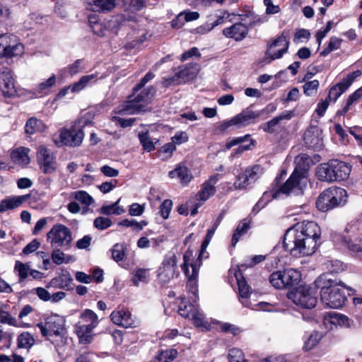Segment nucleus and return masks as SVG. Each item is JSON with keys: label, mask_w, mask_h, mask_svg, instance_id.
Listing matches in <instances>:
<instances>
[{"label": "nucleus", "mask_w": 362, "mask_h": 362, "mask_svg": "<svg viewBox=\"0 0 362 362\" xmlns=\"http://www.w3.org/2000/svg\"><path fill=\"white\" fill-rule=\"evenodd\" d=\"M321 230L315 221H303L287 229L283 246L296 257L312 255L320 245Z\"/></svg>", "instance_id": "nucleus-1"}, {"label": "nucleus", "mask_w": 362, "mask_h": 362, "mask_svg": "<svg viewBox=\"0 0 362 362\" xmlns=\"http://www.w3.org/2000/svg\"><path fill=\"white\" fill-rule=\"evenodd\" d=\"M155 76L152 72H148L134 87L132 94L128 97V100L117 107V113L125 115L144 112L148 104L155 96L156 89L153 86L141 89Z\"/></svg>", "instance_id": "nucleus-2"}, {"label": "nucleus", "mask_w": 362, "mask_h": 362, "mask_svg": "<svg viewBox=\"0 0 362 362\" xmlns=\"http://www.w3.org/2000/svg\"><path fill=\"white\" fill-rule=\"evenodd\" d=\"M310 158L305 153H301L295 158L296 168L286 182L280 187L272 192L274 199L281 198L290 194L299 195L303 194L307 185L306 171L309 168Z\"/></svg>", "instance_id": "nucleus-3"}, {"label": "nucleus", "mask_w": 362, "mask_h": 362, "mask_svg": "<svg viewBox=\"0 0 362 362\" xmlns=\"http://www.w3.org/2000/svg\"><path fill=\"white\" fill-rule=\"evenodd\" d=\"M315 284L321 288V300L327 307L338 309L344 305L346 300L344 289L346 286L342 281L320 277Z\"/></svg>", "instance_id": "nucleus-4"}, {"label": "nucleus", "mask_w": 362, "mask_h": 362, "mask_svg": "<svg viewBox=\"0 0 362 362\" xmlns=\"http://www.w3.org/2000/svg\"><path fill=\"white\" fill-rule=\"evenodd\" d=\"M351 170V166L347 163L332 159L319 165L315 174L319 180L330 183L346 180Z\"/></svg>", "instance_id": "nucleus-5"}, {"label": "nucleus", "mask_w": 362, "mask_h": 362, "mask_svg": "<svg viewBox=\"0 0 362 362\" xmlns=\"http://www.w3.org/2000/svg\"><path fill=\"white\" fill-rule=\"evenodd\" d=\"M347 192L344 189L332 187L324 190L316 201L317 208L327 211L334 207L343 206L346 203Z\"/></svg>", "instance_id": "nucleus-6"}, {"label": "nucleus", "mask_w": 362, "mask_h": 362, "mask_svg": "<svg viewBox=\"0 0 362 362\" xmlns=\"http://www.w3.org/2000/svg\"><path fill=\"white\" fill-rule=\"evenodd\" d=\"M317 286H301L288 293V298L296 305L306 309L313 308L317 302Z\"/></svg>", "instance_id": "nucleus-7"}, {"label": "nucleus", "mask_w": 362, "mask_h": 362, "mask_svg": "<svg viewBox=\"0 0 362 362\" xmlns=\"http://www.w3.org/2000/svg\"><path fill=\"white\" fill-rule=\"evenodd\" d=\"M47 239L52 247H60L69 250L73 242L71 230L62 223H57L52 226L47 233Z\"/></svg>", "instance_id": "nucleus-8"}, {"label": "nucleus", "mask_w": 362, "mask_h": 362, "mask_svg": "<svg viewBox=\"0 0 362 362\" xmlns=\"http://www.w3.org/2000/svg\"><path fill=\"white\" fill-rule=\"evenodd\" d=\"M301 274L294 269L273 272L269 276L271 284L277 289L290 288L298 284Z\"/></svg>", "instance_id": "nucleus-9"}, {"label": "nucleus", "mask_w": 362, "mask_h": 362, "mask_svg": "<svg viewBox=\"0 0 362 362\" xmlns=\"http://www.w3.org/2000/svg\"><path fill=\"white\" fill-rule=\"evenodd\" d=\"M84 138V133L81 129L72 127L71 129H62L58 133L53 135V141L58 146L69 147L79 146Z\"/></svg>", "instance_id": "nucleus-10"}, {"label": "nucleus", "mask_w": 362, "mask_h": 362, "mask_svg": "<svg viewBox=\"0 0 362 362\" xmlns=\"http://www.w3.org/2000/svg\"><path fill=\"white\" fill-rule=\"evenodd\" d=\"M66 320L63 316L59 315H51L46 319L45 323H38L37 327L44 337L62 336L66 332Z\"/></svg>", "instance_id": "nucleus-11"}, {"label": "nucleus", "mask_w": 362, "mask_h": 362, "mask_svg": "<svg viewBox=\"0 0 362 362\" xmlns=\"http://www.w3.org/2000/svg\"><path fill=\"white\" fill-rule=\"evenodd\" d=\"M23 52L24 47L18 42L16 35H0V57L11 58L22 54Z\"/></svg>", "instance_id": "nucleus-12"}, {"label": "nucleus", "mask_w": 362, "mask_h": 362, "mask_svg": "<svg viewBox=\"0 0 362 362\" xmlns=\"http://www.w3.org/2000/svg\"><path fill=\"white\" fill-rule=\"evenodd\" d=\"M199 71V65L197 63L189 64L176 72L173 76L163 78L162 83L166 87L184 83L194 79Z\"/></svg>", "instance_id": "nucleus-13"}, {"label": "nucleus", "mask_w": 362, "mask_h": 362, "mask_svg": "<svg viewBox=\"0 0 362 362\" xmlns=\"http://www.w3.org/2000/svg\"><path fill=\"white\" fill-rule=\"evenodd\" d=\"M288 37L289 31L284 30L279 37L268 44L266 55L269 58V62L281 58L288 52Z\"/></svg>", "instance_id": "nucleus-14"}, {"label": "nucleus", "mask_w": 362, "mask_h": 362, "mask_svg": "<svg viewBox=\"0 0 362 362\" xmlns=\"http://www.w3.org/2000/svg\"><path fill=\"white\" fill-rule=\"evenodd\" d=\"M260 112H254L251 110L247 109L236 115L230 119L223 121L220 125L221 131H226L230 127H236L237 128H241L246 127L252 123L255 122V120L260 117Z\"/></svg>", "instance_id": "nucleus-15"}, {"label": "nucleus", "mask_w": 362, "mask_h": 362, "mask_svg": "<svg viewBox=\"0 0 362 362\" xmlns=\"http://www.w3.org/2000/svg\"><path fill=\"white\" fill-rule=\"evenodd\" d=\"M262 168L259 165H255L246 168L240 173L234 182V187L238 189H246L254 184L261 176Z\"/></svg>", "instance_id": "nucleus-16"}, {"label": "nucleus", "mask_w": 362, "mask_h": 362, "mask_svg": "<svg viewBox=\"0 0 362 362\" xmlns=\"http://www.w3.org/2000/svg\"><path fill=\"white\" fill-rule=\"evenodd\" d=\"M37 159L39 166L44 173L51 174L56 170V158L46 146L42 145L37 148Z\"/></svg>", "instance_id": "nucleus-17"}, {"label": "nucleus", "mask_w": 362, "mask_h": 362, "mask_svg": "<svg viewBox=\"0 0 362 362\" xmlns=\"http://www.w3.org/2000/svg\"><path fill=\"white\" fill-rule=\"evenodd\" d=\"M112 322L119 326L128 328L135 327L138 322L132 317L130 312L124 308H118L110 315Z\"/></svg>", "instance_id": "nucleus-18"}, {"label": "nucleus", "mask_w": 362, "mask_h": 362, "mask_svg": "<svg viewBox=\"0 0 362 362\" xmlns=\"http://www.w3.org/2000/svg\"><path fill=\"white\" fill-rule=\"evenodd\" d=\"M176 268V255L173 252H169L163 262V270L160 272V281L163 283L169 282L175 276Z\"/></svg>", "instance_id": "nucleus-19"}, {"label": "nucleus", "mask_w": 362, "mask_h": 362, "mask_svg": "<svg viewBox=\"0 0 362 362\" xmlns=\"http://www.w3.org/2000/svg\"><path fill=\"white\" fill-rule=\"evenodd\" d=\"M0 89L6 98H11L16 93L12 71L8 68L0 71Z\"/></svg>", "instance_id": "nucleus-20"}, {"label": "nucleus", "mask_w": 362, "mask_h": 362, "mask_svg": "<svg viewBox=\"0 0 362 362\" xmlns=\"http://www.w3.org/2000/svg\"><path fill=\"white\" fill-rule=\"evenodd\" d=\"M249 31L248 27L242 23H236L230 27L223 30L224 36L232 38L235 41H241L247 36Z\"/></svg>", "instance_id": "nucleus-21"}, {"label": "nucleus", "mask_w": 362, "mask_h": 362, "mask_svg": "<svg viewBox=\"0 0 362 362\" xmlns=\"http://www.w3.org/2000/svg\"><path fill=\"white\" fill-rule=\"evenodd\" d=\"M84 1L89 10L103 13L112 11L116 6V0H84Z\"/></svg>", "instance_id": "nucleus-22"}, {"label": "nucleus", "mask_w": 362, "mask_h": 362, "mask_svg": "<svg viewBox=\"0 0 362 362\" xmlns=\"http://www.w3.org/2000/svg\"><path fill=\"white\" fill-rule=\"evenodd\" d=\"M30 197V194L21 196L8 197L0 202V213L21 206Z\"/></svg>", "instance_id": "nucleus-23"}, {"label": "nucleus", "mask_w": 362, "mask_h": 362, "mask_svg": "<svg viewBox=\"0 0 362 362\" xmlns=\"http://www.w3.org/2000/svg\"><path fill=\"white\" fill-rule=\"evenodd\" d=\"M240 276L241 274L240 272L235 273V278L238 282L240 300L245 307L252 308V305L248 300V298L250 297V286H248L244 278L240 279Z\"/></svg>", "instance_id": "nucleus-24"}, {"label": "nucleus", "mask_w": 362, "mask_h": 362, "mask_svg": "<svg viewBox=\"0 0 362 362\" xmlns=\"http://www.w3.org/2000/svg\"><path fill=\"white\" fill-rule=\"evenodd\" d=\"M293 117V113L291 111H285L282 114L274 117L272 119L262 124L261 128L264 132L269 134H273L277 128V126L282 120H289Z\"/></svg>", "instance_id": "nucleus-25"}, {"label": "nucleus", "mask_w": 362, "mask_h": 362, "mask_svg": "<svg viewBox=\"0 0 362 362\" xmlns=\"http://www.w3.org/2000/svg\"><path fill=\"white\" fill-rule=\"evenodd\" d=\"M337 240H340L343 245L352 254L362 252V236L351 239L340 235Z\"/></svg>", "instance_id": "nucleus-26"}, {"label": "nucleus", "mask_w": 362, "mask_h": 362, "mask_svg": "<svg viewBox=\"0 0 362 362\" xmlns=\"http://www.w3.org/2000/svg\"><path fill=\"white\" fill-rule=\"evenodd\" d=\"M217 181L218 176L212 175L208 180L204 182L202 190L198 194L201 200L206 201L215 194L216 189L214 185L216 184Z\"/></svg>", "instance_id": "nucleus-27"}, {"label": "nucleus", "mask_w": 362, "mask_h": 362, "mask_svg": "<svg viewBox=\"0 0 362 362\" xmlns=\"http://www.w3.org/2000/svg\"><path fill=\"white\" fill-rule=\"evenodd\" d=\"M168 175L171 178L177 177L180 182L184 185H187L192 179V175L189 170L183 165H178L175 169L168 173Z\"/></svg>", "instance_id": "nucleus-28"}, {"label": "nucleus", "mask_w": 362, "mask_h": 362, "mask_svg": "<svg viewBox=\"0 0 362 362\" xmlns=\"http://www.w3.org/2000/svg\"><path fill=\"white\" fill-rule=\"evenodd\" d=\"M96 327L89 325L77 324L75 326V331L78 337L80 343L88 344L91 341V333Z\"/></svg>", "instance_id": "nucleus-29"}, {"label": "nucleus", "mask_w": 362, "mask_h": 362, "mask_svg": "<svg viewBox=\"0 0 362 362\" xmlns=\"http://www.w3.org/2000/svg\"><path fill=\"white\" fill-rule=\"evenodd\" d=\"M56 83V76L52 74L48 79L40 83L33 90V94L36 98H41L47 95L50 88Z\"/></svg>", "instance_id": "nucleus-30"}, {"label": "nucleus", "mask_w": 362, "mask_h": 362, "mask_svg": "<svg viewBox=\"0 0 362 362\" xmlns=\"http://www.w3.org/2000/svg\"><path fill=\"white\" fill-rule=\"evenodd\" d=\"M98 79V74L83 76L78 81L71 84V92L78 93L90 84L95 83Z\"/></svg>", "instance_id": "nucleus-31"}, {"label": "nucleus", "mask_w": 362, "mask_h": 362, "mask_svg": "<svg viewBox=\"0 0 362 362\" xmlns=\"http://www.w3.org/2000/svg\"><path fill=\"white\" fill-rule=\"evenodd\" d=\"M29 151L28 148H18L11 152V158L14 163L21 165H26L30 163Z\"/></svg>", "instance_id": "nucleus-32"}, {"label": "nucleus", "mask_w": 362, "mask_h": 362, "mask_svg": "<svg viewBox=\"0 0 362 362\" xmlns=\"http://www.w3.org/2000/svg\"><path fill=\"white\" fill-rule=\"evenodd\" d=\"M191 268L192 271L189 272V275H186L188 278L187 288H188L189 292H190L194 296V298H196L198 292L197 279L198 277L199 268L196 264H192Z\"/></svg>", "instance_id": "nucleus-33"}, {"label": "nucleus", "mask_w": 362, "mask_h": 362, "mask_svg": "<svg viewBox=\"0 0 362 362\" xmlns=\"http://www.w3.org/2000/svg\"><path fill=\"white\" fill-rule=\"evenodd\" d=\"M46 127L42 121L35 117L30 118L25 125V132L28 134H33L37 132H43Z\"/></svg>", "instance_id": "nucleus-34"}, {"label": "nucleus", "mask_w": 362, "mask_h": 362, "mask_svg": "<svg viewBox=\"0 0 362 362\" xmlns=\"http://www.w3.org/2000/svg\"><path fill=\"white\" fill-rule=\"evenodd\" d=\"M30 267L29 263H23L17 260L14 266V272L18 276V283L23 282L30 275Z\"/></svg>", "instance_id": "nucleus-35"}, {"label": "nucleus", "mask_w": 362, "mask_h": 362, "mask_svg": "<svg viewBox=\"0 0 362 362\" xmlns=\"http://www.w3.org/2000/svg\"><path fill=\"white\" fill-rule=\"evenodd\" d=\"M304 141L308 147L313 148H320L322 144L317 131H307L304 135Z\"/></svg>", "instance_id": "nucleus-36"}, {"label": "nucleus", "mask_w": 362, "mask_h": 362, "mask_svg": "<svg viewBox=\"0 0 362 362\" xmlns=\"http://www.w3.org/2000/svg\"><path fill=\"white\" fill-rule=\"evenodd\" d=\"M192 320L194 325L197 327H201L203 329L209 330L210 327L209 323L205 320L204 314L199 310L198 306L196 310H194L192 315Z\"/></svg>", "instance_id": "nucleus-37"}, {"label": "nucleus", "mask_w": 362, "mask_h": 362, "mask_svg": "<svg viewBox=\"0 0 362 362\" xmlns=\"http://www.w3.org/2000/svg\"><path fill=\"white\" fill-rule=\"evenodd\" d=\"M35 344V339L28 332L19 334L17 338V345L21 349H30Z\"/></svg>", "instance_id": "nucleus-38"}, {"label": "nucleus", "mask_w": 362, "mask_h": 362, "mask_svg": "<svg viewBox=\"0 0 362 362\" xmlns=\"http://www.w3.org/2000/svg\"><path fill=\"white\" fill-rule=\"evenodd\" d=\"M120 201V199H119L116 202L110 204V205H105L103 206L100 209V211L103 215H120L124 212V209L122 207L118 206V204Z\"/></svg>", "instance_id": "nucleus-39"}, {"label": "nucleus", "mask_w": 362, "mask_h": 362, "mask_svg": "<svg viewBox=\"0 0 362 362\" xmlns=\"http://www.w3.org/2000/svg\"><path fill=\"white\" fill-rule=\"evenodd\" d=\"M80 318L87 325L97 327L99 323L98 317L96 313L90 309H86L80 314Z\"/></svg>", "instance_id": "nucleus-40"}, {"label": "nucleus", "mask_w": 362, "mask_h": 362, "mask_svg": "<svg viewBox=\"0 0 362 362\" xmlns=\"http://www.w3.org/2000/svg\"><path fill=\"white\" fill-rule=\"evenodd\" d=\"M342 39L339 38L336 36H332L329 38V41L328 42L327 47H325L321 52L320 56L326 57L330 52L337 50L340 48L341 44L342 42Z\"/></svg>", "instance_id": "nucleus-41"}, {"label": "nucleus", "mask_w": 362, "mask_h": 362, "mask_svg": "<svg viewBox=\"0 0 362 362\" xmlns=\"http://www.w3.org/2000/svg\"><path fill=\"white\" fill-rule=\"evenodd\" d=\"M249 228V222L246 221L245 220L238 224L232 237V245L233 247H235L237 243L239 241L240 238L243 234L247 233Z\"/></svg>", "instance_id": "nucleus-42"}, {"label": "nucleus", "mask_w": 362, "mask_h": 362, "mask_svg": "<svg viewBox=\"0 0 362 362\" xmlns=\"http://www.w3.org/2000/svg\"><path fill=\"white\" fill-rule=\"evenodd\" d=\"M139 139L141 144L143 148L147 151L151 152L155 149L154 142L152 140L150 133L148 132H141L139 134Z\"/></svg>", "instance_id": "nucleus-43"}, {"label": "nucleus", "mask_w": 362, "mask_h": 362, "mask_svg": "<svg viewBox=\"0 0 362 362\" xmlns=\"http://www.w3.org/2000/svg\"><path fill=\"white\" fill-rule=\"evenodd\" d=\"M347 89L348 88L341 81L329 90L327 99H328L329 101L333 100L335 102Z\"/></svg>", "instance_id": "nucleus-44"}, {"label": "nucleus", "mask_w": 362, "mask_h": 362, "mask_svg": "<svg viewBox=\"0 0 362 362\" xmlns=\"http://www.w3.org/2000/svg\"><path fill=\"white\" fill-rule=\"evenodd\" d=\"M322 338V334L320 332L316 331L313 332L308 339L305 341L303 348L307 351L314 349L320 341Z\"/></svg>", "instance_id": "nucleus-45"}, {"label": "nucleus", "mask_w": 362, "mask_h": 362, "mask_svg": "<svg viewBox=\"0 0 362 362\" xmlns=\"http://www.w3.org/2000/svg\"><path fill=\"white\" fill-rule=\"evenodd\" d=\"M89 23L93 32L100 37L105 35L106 28L102 23L97 21V18L95 16L89 17Z\"/></svg>", "instance_id": "nucleus-46"}, {"label": "nucleus", "mask_w": 362, "mask_h": 362, "mask_svg": "<svg viewBox=\"0 0 362 362\" xmlns=\"http://www.w3.org/2000/svg\"><path fill=\"white\" fill-rule=\"evenodd\" d=\"M0 322L2 324H8L15 327H28V324H22L18 325L16 318L13 317L8 312L0 308Z\"/></svg>", "instance_id": "nucleus-47"}, {"label": "nucleus", "mask_w": 362, "mask_h": 362, "mask_svg": "<svg viewBox=\"0 0 362 362\" xmlns=\"http://www.w3.org/2000/svg\"><path fill=\"white\" fill-rule=\"evenodd\" d=\"M197 305L192 303L187 304L183 300L181 302L180 305L178 308L179 314L186 318L192 317V313L196 310Z\"/></svg>", "instance_id": "nucleus-48"}, {"label": "nucleus", "mask_w": 362, "mask_h": 362, "mask_svg": "<svg viewBox=\"0 0 362 362\" xmlns=\"http://www.w3.org/2000/svg\"><path fill=\"white\" fill-rule=\"evenodd\" d=\"M148 223L146 221H141L140 222L136 220L124 219L120 221L118 225L124 227H132L134 230L140 231L143 229L144 226H147Z\"/></svg>", "instance_id": "nucleus-49"}, {"label": "nucleus", "mask_w": 362, "mask_h": 362, "mask_svg": "<svg viewBox=\"0 0 362 362\" xmlns=\"http://www.w3.org/2000/svg\"><path fill=\"white\" fill-rule=\"evenodd\" d=\"M75 199L86 206H90L93 202V199L85 191H77L73 194Z\"/></svg>", "instance_id": "nucleus-50"}, {"label": "nucleus", "mask_w": 362, "mask_h": 362, "mask_svg": "<svg viewBox=\"0 0 362 362\" xmlns=\"http://www.w3.org/2000/svg\"><path fill=\"white\" fill-rule=\"evenodd\" d=\"M176 149V146L173 143H168L163 145L160 148V158L161 157L162 160H168L170 158L174 151Z\"/></svg>", "instance_id": "nucleus-51"}, {"label": "nucleus", "mask_w": 362, "mask_h": 362, "mask_svg": "<svg viewBox=\"0 0 362 362\" xmlns=\"http://www.w3.org/2000/svg\"><path fill=\"white\" fill-rule=\"evenodd\" d=\"M177 356L176 349L160 350V362H171Z\"/></svg>", "instance_id": "nucleus-52"}, {"label": "nucleus", "mask_w": 362, "mask_h": 362, "mask_svg": "<svg viewBox=\"0 0 362 362\" xmlns=\"http://www.w3.org/2000/svg\"><path fill=\"white\" fill-rule=\"evenodd\" d=\"M228 357L230 362H247L242 351L236 348L230 349Z\"/></svg>", "instance_id": "nucleus-53"}, {"label": "nucleus", "mask_w": 362, "mask_h": 362, "mask_svg": "<svg viewBox=\"0 0 362 362\" xmlns=\"http://www.w3.org/2000/svg\"><path fill=\"white\" fill-rule=\"evenodd\" d=\"M112 221L107 217L99 216L94 220V226L100 230H105L112 226Z\"/></svg>", "instance_id": "nucleus-54"}, {"label": "nucleus", "mask_w": 362, "mask_h": 362, "mask_svg": "<svg viewBox=\"0 0 362 362\" xmlns=\"http://www.w3.org/2000/svg\"><path fill=\"white\" fill-rule=\"evenodd\" d=\"M112 256L115 261L119 262L124 257V247L121 244H115L112 249Z\"/></svg>", "instance_id": "nucleus-55"}, {"label": "nucleus", "mask_w": 362, "mask_h": 362, "mask_svg": "<svg viewBox=\"0 0 362 362\" xmlns=\"http://www.w3.org/2000/svg\"><path fill=\"white\" fill-rule=\"evenodd\" d=\"M319 87V81L317 80H313L305 83L303 86L304 93L310 96L314 95Z\"/></svg>", "instance_id": "nucleus-56"}, {"label": "nucleus", "mask_w": 362, "mask_h": 362, "mask_svg": "<svg viewBox=\"0 0 362 362\" xmlns=\"http://www.w3.org/2000/svg\"><path fill=\"white\" fill-rule=\"evenodd\" d=\"M148 269H137L134 276H132V281L135 286H139V282H144L146 280V273Z\"/></svg>", "instance_id": "nucleus-57"}, {"label": "nucleus", "mask_w": 362, "mask_h": 362, "mask_svg": "<svg viewBox=\"0 0 362 362\" xmlns=\"http://www.w3.org/2000/svg\"><path fill=\"white\" fill-rule=\"evenodd\" d=\"M327 267L331 273H339L344 269L343 262L338 259L328 261Z\"/></svg>", "instance_id": "nucleus-58"}, {"label": "nucleus", "mask_w": 362, "mask_h": 362, "mask_svg": "<svg viewBox=\"0 0 362 362\" xmlns=\"http://www.w3.org/2000/svg\"><path fill=\"white\" fill-rule=\"evenodd\" d=\"M325 323L329 321L332 324L339 323V324H345L346 322L348 321V317L345 315L341 314H335L331 315L329 317L327 316H325Z\"/></svg>", "instance_id": "nucleus-59"}, {"label": "nucleus", "mask_w": 362, "mask_h": 362, "mask_svg": "<svg viewBox=\"0 0 362 362\" xmlns=\"http://www.w3.org/2000/svg\"><path fill=\"white\" fill-rule=\"evenodd\" d=\"M59 248L54 247L51 255L52 262L57 265H60L64 262L65 254Z\"/></svg>", "instance_id": "nucleus-60"}, {"label": "nucleus", "mask_w": 362, "mask_h": 362, "mask_svg": "<svg viewBox=\"0 0 362 362\" xmlns=\"http://www.w3.org/2000/svg\"><path fill=\"white\" fill-rule=\"evenodd\" d=\"M193 256V252L192 250L188 249L183 255V260L184 262L182 264L181 267L182 270L184 271L185 275H189V272H190V270L189 269V265H190V261Z\"/></svg>", "instance_id": "nucleus-61"}, {"label": "nucleus", "mask_w": 362, "mask_h": 362, "mask_svg": "<svg viewBox=\"0 0 362 362\" xmlns=\"http://www.w3.org/2000/svg\"><path fill=\"white\" fill-rule=\"evenodd\" d=\"M83 60L77 59L72 64H70L68 67V71L70 75L74 76L84 69L83 66Z\"/></svg>", "instance_id": "nucleus-62"}, {"label": "nucleus", "mask_w": 362, "mask_h": 362, "mask_svg": "<svg viewBox=\"0 0 362 362\" xmlns=\"http://www.w3.org/2000/svg\"><path fill=\"white\" fill-rule=\"evenodd\" d=\"M144 211V205L138 203H133L129 206V214L133 216H141Z\"/></svg>", "instance_id": "nucleus-63"}, {"label": "nucleus", "mask_w": 362, "mask_h": 362, "mask_svg": "<svg viewBox=\"0 0 362 362\" xmlns=\"http://www.w3.org/2000/svg\"><path fill=\"white\" fill-rule=\"evenodd\" d=\"M173 202L170 199H165L160 206L161 216L163 218H168L172 209Z\"/></svg>", "instance_id": "nucleus-64"}]
</instances>
